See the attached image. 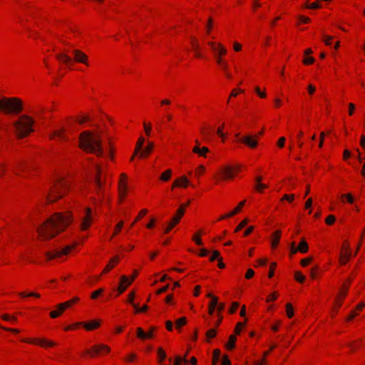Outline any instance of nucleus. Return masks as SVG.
Here are the masks:
<instances>
[{"label":"nucleus","instance_id":"f257e3e1","mask_svg":"<svg viewBox=\"0 0 365 365\" xmlns=\"http://www.w3.org/2000/svg\"><path fill=\"white\" fill-rule=\"evenodd\" d=\"M72 221L69 212L66 215L56 213L48 218L41 227L37 228L39 237L42 240H49L58 232L62 231Z\"/></svg>","mask_w":365,"mask_h":365},{"label":"nucleus","instance_id":"f03ea898","mask_svg":"<svg viewBox=\"0 0 365 365\" xmlns=\"http://www.w3.org/2000/svg\"><path fill=\"white\" fill-rule=\"evenodd\" d=\"M79 147L85 151L95 153L97 156H102L103 149L102 140L99 134L86 130L81 133L79 137Z\"/></svg>","mask_w":365,"mask_h":365},{"label":"nucleus","instance_id":"7ed1b4c3","mask_svg":"<svg viewBox=\"0 0 365 365\" xmlns=\"http://www.w3.org/2000/svg\"><path fill=\"white\" fill-rule=\"evenodd\" d=\"M34 120L29 115H22L13 123L16 135L19 138H23L33 132V125Z\"/></svg>","mask_w":365,"mask_h":365},{"label":"nucleus","instance_id":"20e7f679","mask_svg":"<svg viewBox=\"0 0 365 365\" xmlns=\"http://www.w3.org/2000/svg\"><path fill=\"white\" fill-rule=\"evenodd\" d=\"M69 187V182L63 178H59L51 187L47 195V200L49 202H55L62 197Z\"/></svg>","mask_w":365,"mask_h":365},{"label":"nucleus","instance_id":"39448f33","mask_svg":"<svg viewBox=\"0 0 365 365\" xmlns=\"http://www.w3.org/2000/svg\"><path fill=\"white\" fill-rule=\"evenodd\" d=\"M73 58L66 53H61L56 55V58L61 63L66 65L68 68H71L73 62H77L88 65V56L81 51L78 49H73L71 51Z\"/></svg>","mask_w":365,"mask_h":365},{"label":"nucleus","instance_id":"423d86ee","mask_svg":"<svg viewBox=\"0 0 365 365\" xmlns=\"http://www.w3.org/2000/svg\"><path fill=\"white\" fill-rule=\"evenodd\" d=\"M22 110V102L17 98H3L0 100V112L6 114H18Z\"/></svg>","mask_w":365,"mask_h":365},{"label":"nucleus","instance_id":"0eeeda50","mask_svg":"<svg viewBox=\"0 0 365 365\" xmlns=\"http://www.w3.org/2000/svg\"><path fill=\"white\" fill-rule=\"evenodd\" d=\"M96 174L94 178L95 190L98 196H101L104 189V182L101 178L102 169L100 165H96Z\"/></svg>","mask_w":365,"mask_h":365},{"label":"nucleus","instance_id":"6e6552de","mask_svg":"<svg viewBox=\"0 0 365 365\" xmlns=\"http://www.w3.org/2000/svg\"><path fill=\"white\" fill-rule=\"evenodd\" d=\"M81 228L82 230H87L93 220L92 210L89 207H86L83 211V215L81 217Z\"/></svg>","mask_w":365,"mask_h":365},{"label":"nucleus","instance_id":"1a4fd4ad","mask_svg":"<svg viewBox=\"0 0 365 365\" xmlns=\"http://www.w3.org/2000/svg\"><path fill=\"white\" fill-rule=\"evenodd\" d=\"M74 247V245H68L61 250H55L53 251L46 252L45 253L48 260L61 257L63 255H68L71 250Z\"/></svg>","mask_w":365,"mask_h":365},{"label":"nucleus","instance_id":"9d476101","mask_svg":"<svg viewBox=\"0 0 365 365\" xmlns=\"http://www.w3.org/2000/svg\"><path fill=\"white\" fill-rule=\"evenodd\" d=\"M101 351L108 353L110 351V348L105 344H100L93 346L91 348V350H87L86 353L90 354L91 356H94L96 354H98Z\"/></svg>","mask_w":365,"mask_h":365},{"label":"nucleus","instance_id":"9b49d317","mask_svg":"<svg viewBox=\"0 0 365 365\" xmlns=\"http://www.w3.org/2000/svg\"><path fill=\"white\" fill-rule=\"evenodd\" d=\"M238 140L241 143H245L250 148H255L257 145V137L252 135H248L242 138H239Z\"/></svg>","mask_w":365,"mask_h":365},{"label":"nucleus","instance_id":"f8f14e48","mask_svg":"<svg viewBox=\"0 0 365 365\" xmlns=\"http://www.w3.org/2000/svg\"><path fill=\"white\" fill-rule=\"evenodd\" d=\"M207 43L215 53V56H222L227 53V49L221 43H216L212 41H209Z\"/></svg>","mask_w":365,"mask_h":365},{"label":"nucleus","instance_id":"ddd939ff","mask_svg":"<svg viewBox=\"0 0 365 365\" xmlns=\"http://www.w3.org/2000/svg\"><path fill=\"white\" fill-rule=\"evenodd\" d=\"M207 297L211 298V301L209 303V314H212L214 313L215 307L218 304V299L217 297L214 296L211 293H208L207 294Z\"/></svg>","mask_w":365,"mask_h":365},{"label":"nucleus","instance_id":"4468645a","mask_svg":"<svg viewBox=\"0 0 365 365\" xmlns=\"http://www.w3.org/2000/svg\"><path fill=\"white\" fill-rule=\"evenodd\" d=\"M196 145L193 148L192 151L198 154L200 156L206 157V154L209 152L207 147L200 148V143L197 140H195Z\"/></svg>","mask_w":365,"mask_h":365},{"label":"nucleus","instance_id":"2eb2a0df","mask_svg":"<svg viewBox=\"0 0 365 365\" xmlns=\"http://www.w3.org/2000/svg\"><path fill=\"white\" fill-rule=\"evenodd\" d=\"M25 342L28 343H38L41 346H53L56 345V343L51 341H48L44 339H35L33 340H23Z\"/></svg>","mask_w":365,"mask_h":365},{"label":"nucleus","instance_id":"dca6fc26","mask_svg":"<svg viewBox=\"0 0 365 365\" xmlns=\"http://www.w3.org/2000/svg\"><path fill=\"white\" fill-rule=\"evenodd\" d=\"M233 170H234V168H232V167H230L229 165L225 166L221 170V173L222 175V178L223 179H231V178H234Z\"/></svg>","mask_w":365,"mask_h":365},{"label":"nucleus","instance_id":"f3484780","mask_svg":"<svg viewBox=\"0 0 365 365\" xmlns=\"http://www.w3.org/2000/svg\"><path fill=\"white\" fill-rule=\"evenodd\" d=\"M126 175L125 174L121 175V178L119 183V194L120 197H124L126 194V185H125Z\"/></svg>","mask_w":365,"mask_h":365},{"label":"nucleus","instance_id":"a211bd4d","mask_svg":"<svg viewBox=\"0 0 365 365\" xmlns=\"http://www.w3.org/2000/svg\"><path fill=\"white\" fill-rule=\"evenodd\" d=\"M245 203V200L242 201L241 202H240L238 206L236 208H235V210H232L231 212H230L227 215L221 216L220 220H223V219L234 216L235 215H236L241 210V209L244 206Z\"/></svg>","mask_w":365,"mask_h":365},{"label":"nucleus","instance_id":"6ab92c4d","mask_svg":"<svg viewBox=\"0 0 365 365\" xmlns=\"http://www.w3.org/2000/svg\"><path fill=\"white\" fill-rule=\"evenodd\" d=\"M185 213V207H180L178 209L176 215H175L172 220L171 222L175 224V225L180 222L181 217Z\"/></svg>","mask_w":365,"mask_h":365},{"label":"nucleus","instance_id":"aec40b11","mask_svg":"<svg viewBox=\"0 0 365 365\" xmlns=\"http://www.w3.org/2000/svg\"><path fill=\"white\" fill-rule=\"evenodd\" d=\"M137 336L140 339H146L153 337L152 334H146L140 327L137 328Z\"/></svg>","mask_w":365,"mask_h":365},{"label":"nucleus","instance_id":"412c9836","mask_svg":"<svg viewBox=\"0 0 365 365\" xmlns=\"http://www.w3.org/2000/svg\"><path fill=\"white\" fill-rule=\"evenodd\" d=\"M188 185V180L186 177L183 176L178 180H175L173 187H186Z\"/></svg>","mask_w":365,"mask_h":365},{"label":"nucleus","instance_id":"4be33fe9","mask_svg":"<svg viewBox=\"0 0 365 365\" xmlns=\"http://www.w3.org/2000/svg\"><path fill=\"white\" fill-rule=\"evenodd\" d=\"M280 236H281V232L279 230H277L272 234L273 239L272 241V246L273 248L277 247V245H278L279 240H280Z\"/></svg>","mask_w":365,"mask_h":365},{"label":"nucleus","instance_id":"5701e85b","mask_svg":"<svg viewBox=\"0 0 365 365\" xmlns=\"http://www.w3.org/2000/svg\"><path fill=\"white\" fill-rule=\"evenodd\" d=\"M83 326L86 330L91 331L98 328L100 326V322L98 321H93L87 324H84Z\"/></svg>","mask_w":365,"mask_h":365},{"label":"nucleus","instance_id":"b1692460","mask_svg":"<svg viewBox=\"0 0 365 365\" xmlns=\"http://www.w3.org/2000/svg\"><path fill=\"white\" fill-rule=\"evenodd\" d=\"M118 262V257H115L112 258L110 261V262L108 264V265L105 267V269L103 271V273H106L109 272L113 267L114 264L117 263Z\"/></svg>","mask_w":365,"mask_h":365},{"label":"nucleus","instance_id":"393cba45","mask_svg":"<svg viewBox=\"0 0 365 365\" xmlns=\"http://www.w3.org/2000/svg\"><path fill=\"white\" fill-rule=\"evenodd\" d=\"M308 244L304 240H302L298 246L299 252L302 253H306L308 251Z\"/></svg>","mask_w":365,"mask_h":365},{"label":"nucleus","instance_id":"a878e982","mask_svg":"<svg viewBox=\"0 0 365 365\" xmlns=\"http://www.w3.org/2000/svg\"><path fill=\"white\" fill-rule=\"evenodd\" d=\"M236 336L234 335H231L229 337V341L226 344V348L231 350L235 347V344L236 341Z\"/></svg>","mask_w":365,"mask_h":365},{"label":"nucleus","instance_id":"bb28decb","mask_svg":"<svg viewBox=\"0 0 365 365\" xmlns=\"http://www.w3.org/2000/svg\"><path fill=\"white\" fill-rule=\"evenodd\" d=\"M154 147V144L152 142H148V145L145 148L140 155V158H143L145 154H149Z\"/></svg>","mask_w":365,"mask_h":365},{"label":"nucleus","instance_id":"cd10ccee","mask_svg":"<svg viewBox=\"0 0 365 365\" xmlns=\"http://www.w3.org/2000/svg\"><path fill=\"white\" fill-rule=\"evenodd\" d=\"M65 131L64 129H61V130H56L55 132H53V133L51 135L50 138L52 139L53 138H54L55 136L62 139V140H66V138L65 137V135H63V132Z\"/></svg>","mask_w":365,"mask_h":365},{"label":"nucleus","instance_id":"c85d7f7f","mask_svg":"<svg viewBox=\"0 0 365 365\" xmlns=\"http://www.w3.org/2000/svg\"><path fill=\"white\" fill-rule=\"evenodd\" d=\"M144 142L145 139L143 137H140L136 143L134 155H136L138 153V151L142 149Z\"/></svg>","mask_w":365,"mask_h":365},{"label":"nucleus","instance_id":"c756f323","mask_svg":"<svg viewBox=\"0 0 365 365\" xmlns=\"http://www.w3.org/2000/svg\"><path fill=\"white\" fill-rule=\"evenodd\" d=\"M286 312L289 318H292L294 316V310L291 304L288 303L286 304Z\"/></svg>","mask_w":365,"mask_h":365},{"label":"nucleus","instance_id":"7c9ffc66","mask_svg":"<svg viewBox=\"0 0 365 365\" xmlns=\"http://www.w3.org/2000/svg\"><path fill=\"white\" fill-rule=\"evenodd\" d=\"M172 172L170 170H167L165 172L162 173L160 176V180L163 181H168L170 176H171Z\"/></svg>","mask_w":365,"mask_h":365},{"label":"nucleus","instance_id":"2f4dec72","mask_svg":"<svg viewBox=\"0 0 365 365\" xmlns=\"http://www.w3.org/2000/svg\"><path fill=\"white\" fill-rule=\"evenodd\" d=\"M220 356V351L219 349H215L213 351V365H216L217 363L219 358Z\"/></svg>","mask_w":365,"mask_h":365},{"label":"nucleus","instance_id":"473e14b6","mask_svg":"<svg viewBox=\"0 0 365 365\" xmlns=\"http://www.w3.org/2000/svg\"><path fill=\"white\" fill-rule=\"evenodd\" d=\"M321 7H322V5L320 4L319 1L313 2V3L310 4L309 5H307V8L310 9H319Z\"/></svg>","mask_w":365,"mask_h":365},{"label":"nucleus","instance_id":"72a5a7b5","mask_svg":"<svg viewBox=\"0 0 365 365\" xmlns=\"http://www.w3.org/2000/svg\"><path fill=\"white\" fill-rule=\"evenodd\" d=\"M185 363L186 364H188V361L186 360L185 356L181 357V356H177L174 363V365H180L182 362Z\"/></svg>","mask_w":365,"mask_h":365},{"label":"nucleus","instance_id":"f704fd0d","mask_svg":"<svg viewBox=\"0 0 365 365\" xmlns=\"http://www.w3.org/2000/svg\"><path fill=\"white\" fill-rule=\"evenodd\" d=\"M19 296H21L22 297H35L38 298L40 297V294L38 293H36V292H31L29 294H26L25 292H20V293H19Z\"/></svg>","mask_w":365,"mask_h":365},{"label":"nucleus","instance_id":"c9c22d12","mask_svg":"<svg viewBox=\"0 0 365 365\" xmlns=\"http://www.w3.org/2000/svg\"><path fill=\"white\" fill-rule=\"evenodd\" d=\"M158 353L160 357L159 362L162 363L163 361L166 358V354L161 348L158 349Z\"/></svg>","mask_w":365,"mask_h":365},{"label":"nucleus","instance_id":"e433bc0d","mask_svg":"<svg viewBox=\"0 0 365 365\" xmlns=\"http://www.w3.org/2000/svg\"><path fill=\"white\" fill-rule=\"evenodd\" d=\"M187 322V319L185 317H181L180 319H178L177 321H176V327L178 329H180V327L182 325H185Z\"/></svg>","mask_w":365,"mask_h":365},{"label":"nucleus","instance_id":"4c0bfd02","mask_svg":"<svg viewBox=\"0 0 365 365\" xmlns=\"http://www.w3.org/2000/svg\"><path fill=\"white\" fill-rule=\"evenodd\" d=\"M133 307L135 308L136 312H144L148 309L147 305H144L141 308H139L138 304H133Z\"/></svg>","mask_w":365,"mask_h":365},{"label":"nucleus","instance_id":"58836bf2","mask_svg":"<svg viewBox=\"0 0 365 365\" xmlns=\"http://www.w3.org/2000/svg\"><path fill=\"white\" fill-rule=\"evenodd\" d=\"M295 279L296 280H297L300 283H302L304 282V279H305V277L304 276H303L301 272H295Z\"/></svg>","mask_w":365,"mask_h":365},{"label":"nucleus","instance_id":"ea45409f","mask_svg":"<svg viewBox=\"0 0 365 365\" xmlns=\"http://www.w3.org/2000/svg\"><path fill=\"white\" fill-rule=\"evenodd\" d=\"M219 258H220V252L217 250H214L212 253L210 260L211 262H213L215 259H218Z\"/></svg>","mask_w":365,"mask_h":365},{"label":"nucleus","instance_id":"a19ab883","mask_svg":"<svg viewBox=\"0 0 365 365\" xmlns=\"http://www.w3.org/2000/svg\"><path fill=\"white\" fill-rule=\"evenodd\" d=\"M247 222H248V220L247 219H245L244 220H242L239 225L238 226L236 227L235 229V232H238L240 231L241 229H242L247 224Z\"/></svg>","mask_w":365,"mask_h":365},{"label":"nucleus","instance_id":"79ce46f5","mask_svg":"<svg viewBox=\"0 0 365 365\" xmlns=\"http://www.w3.org/2000/svg\"><path fill=\"white\" fill-rule=\"evenodd\" d=\"M24 168V164L22 162L18 163L14 168V172L16 175H19L18 170H23Z\"/></svg>","mask_w":365,"mask_h":365},{"label":"nucleus","instance_id":"37998d69","mask_svg":"<svg viewBox=\"0 0 365 365\" xmlns=\"http://www.w3.org/2000/svg\"><path fill=\"white\" fill-rule=\"evenodd\" d=\"M147 213V210L145 209H143L142 210L138 216L137 217V218L135 219V220L131 224L130 227L133 226V225L138 221L142 217H143L145 214Z\"/></svg>","mask_w":365,"mask_h":365},{"label":"nucleus","instance_id":"c03bdc74","mask_svg":"<svg viewBox=\"0 0 365 365\" xmlns=\"http://www.w3.org/2000/svg\"><path fill=\"white\" fill-rule=\"evenodd\" d=\"M215 335H216V330L215 329H210L206 333V336L208 338H213L215 336Z\"/></svg>","mask_w":365,"mask_h":365},{"label":"nucleus","instance_id":"a18cd8bd","mask_svg":"<svg viewBox=\"0 0 365 365\" xmlns=\"http://www.w3.org/2000/svg\"><path fill=\"white\" fill-rule=\"evenodd\" d=\"M66 308H68V304L65 303L58 304L57 305L58 311L61 314Z\"/></svg>","mask_w":365,"mask_h":365},{"label":"nucleus","instance_id":"49530a36","mask_svg":"<svg viewBox=\"0 0 365 365\" xmlns=\"http://www.w3.org/2000/svg\"><path fill=\"white\" fill-rule=\"evenodd\" d=\"M129 281H130V279H128V277H126L125 275H123L120 277V284H126V286H128Z\"/></svg>","mask_w":365,"mask_h":365},{"label":"nucleus","instance_id":"de8ad7c7","mask_svg":"<svg viewBox=\"0 0 365 365\" xmlns=\"http://www.w3.org/2000/svg\"><path fill=\"white\" fill-rule=\"evenodd\" d=\"M277 264L275 262H272L270 264V270L268 274V277L269 278L272 277L274 276V269L276 267Z\"/></svg>","mask_w":365,"mask_h":365},{"label":"nucleus","instance_id":"09e8293b","mask_svg":"<svg viewBox=\"0 0 365 365\" xmlns=\"http://www.w3.org/2000/svg\"><path fill=\"white\" fill-rule=\"evenodd\" d=\"M192 240L195 241V242L198 245H202V242L200 239V236L198 235H195L193 237H192Z\"/></svg>","mask_w":365,"mask_h":365},{"label":"nucleus","instance_id":"8fccbe9b","mask_svg":"<svg viewBox=\"0 0 365 365\" xmlns=\"http://www.w3.org/2000/svg\"><path fill=\"white\" fill-rule=\"evenodd\" d=\"M103 292V289H99L95 292H93L91 294L92 299H96L100 294H101Z\"/></svg>","mask_w":365,"mask_h":365},{"label":"nucleus","instance_id":"3c124183","mask_svg":"<svg viewBox=\"0 0 365 365\" xmlns=\"http://www.w3.org/2000/svg\"><path fill=\"white\" fill-rule=\"evenodd\" d=\"M294 195H284L282 198V200H287L288 202H291L294 200Z\"/></svg>","mask_w":365,"mask_h":365},{"label":"nucleus","instance_id":"603ef678","mask_svg":"<svg viewBox=\"0 0 365 365\" xmlns=\"http://www.w3.org/2000/svg\"><path fill=\"white\" fill-rule=\"evenodd\" d=\"M267 187V185H265V184H263V183H258V184H256L255 185V189L259 191V192H262V190L263 189H265Z\"/></svg>","mask_w":365,"mask_h":365},{"label":"nucleus","instance_id":"864d4df0","mask_svg":"<svg viewBox=\"0 0 365 365\" xmlns=\"http://www.w3.org/2000/svg\"><path fill=\"white\" fill-rule=\"evenodd\" d=\"M238 307H239V303L236 302H233L232 304V307L230 308L229 312L230 314L235 313Z\"/></svg>","mask_w":365,"mask_h":365},{"label":"nucleus","instance_id":"5fc2aeb1","mask_svg":"<svg viewBox=\"0 0 365 365\" xmlns=\"http://www.w3.org/2000/svg\"><path fill=\"white\" fill-rule=\"evenodd\" d=\"M244 327V324L242 322H238L236 325L235 332L237 334H240L241 329Z\"/></svg>","mask_w":365,"mask_h":365},{"label":"nucleus","instance_id":"6e6d98bb","mask_svg":"<svg viewBox=\"0 0 365 365\" xmlns=\"http://www.w3.org/2000/svg\"><path fill=\"white\" fill-rule=\"evenodd\" d=\"M335 221V217L334 215H329L326 219V223L327 225H332Z\"/></svg>","mask_w":365,"mask_h":365},{"label":"nucleus","instance_id":"4d7b16f0","mask_svg":"<svg viewBox=\"0 0 365 365\" xmlns=\"http://www.w3.org/2000/svg\"><path fill=\"white\" fill-rule=\"evenodd\" d=\"M314 62V58L313 57H306L303 60V63L304 64H312Z\"/></svg>","mask_w":365,"mask_h":365},{"label":"nucleus","instance_id":"13d9d810","mask_svg":"<svg viewBox=\"0 0 365 365\" xmlns=\"http://www.w3.org/2000/svg\"><path fill=\"white\" fill-rule=\"evenodd\" d=\"M201 133L202 135L204 136L205 139L209 140L210 138V132L208 130H205L204 128L201 130Z\"/></svg>","mask_w":365,"mask_h":365},{"label":"nucleus","instance_id":"bf43d9fd","mask_svg":"<svg viewBox=\"0 0 365 365\" xmlns=\"http://www.w3.org/2000/svg\"><path fill=\"white\" fill-rule=\"evenodd\" d=\"M277 298V294L276 292H274L268 296L266 301L267 302H269L270 301L275 300Z\"/></svg>","mask_w":365,"mask_h":365},{"label":"nucleus","instance_id":"052dcab7","mask_svg":"<svg viewBox=\"0 0 365 365\" xmlns=\"http://www.w3.org/2000/svg\"><path fill=\"white\" fill-rule=\"evenodd\" d=\"M298 251H299L298 250V247H295V243L294 242H292L291 247H290V253H291V255H294Z\"/></svg>","mask_w":365,"mask_h":365},{"label":"nucleus","instance_id":"680f3d73","mask_svg":"<svg viewBox=\"0 0 365 365\" xmlns=\"http://www.w3.org/2000/svg\"><path fill=\"white\" fill-rule=\"evenodd\" d=\"M143 126H144V129H145L146 135L149 136L150 135V130H151L150 125H148L145 123H144Z\"/></svg>","mask_w":365,"mask_h":365},{"label":"nucleus","instance_id":"e2e57ef3","mask_svg":"<svg viewBox=\"0 0 365 365\" xmlns=\"http://www.w3.org/2000/svg\"><path fill=\"white\" fill-rule=\"evenodd\" d=\"M255 274V272L253 269H249L247 271V273L245 274V277L247 279H250L252 278Z\"/></svg>","mask_w":365,"mask_h":365},{"label":"nucleus","instance_id":"0e129e2a","mask_svg":"<svg viewBox=\"0 0 365 365\" xmlns=\"http://www.w3.org/2000/svg\"><path fill=\"white\" fill-rule=\"evenodd\" d=\"M123 221H120L116 226H115V232H114V235H116L117 233H118V232L121 230V228L123 227Z\"/></svg>","mask_w":365,"mask_h":365},{"label":"nucleus","instance_id":"69168bd1","mask_svg":"<svg viewBox=\"0 0 365 365\" xmlns=\"http://www.w3.org/2000/svg\"><path fill=\"white\" fill-rule=\"evenodd\" d=\"M311 261H312V258L311 257L303 259L301 261V264L303 267H305V266L308 265L311 262Z\"/></svg>","mask_w":365,"mask_h":365},{"label":"nucleus","instance_id":"338daca9","mask_svg":"<svg viewBox=\"0 0 365 365\" xmlns=\"http://www.w3.org/2000/svg\"><path fill=\"white\" fill-rule=\"evenodd\" d=\"M331 39L332 36L324 35V41L327 46H329L331 44Z\"/></svg>","mask_w":365,"mask_h":365},{"label":"nucleus","instance_id":"774afa93","mask_svg":"<svg viewBox=\"0 0 365 365\" xmlns=\"http://www.w3.org/2000/svg\"><path fill=\"white\" fill-rule=\"evenodd\" d=\"M222 365H231V361L228 359L227 356H223Z\"/></svg>","mask_w":365,"mask_h":365}]
</instances>
